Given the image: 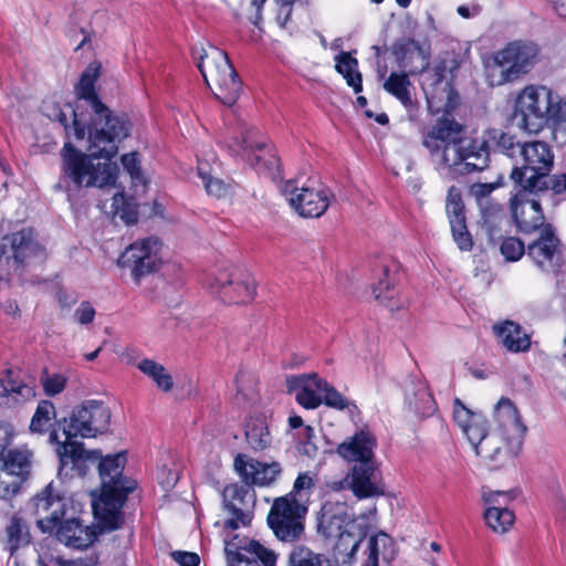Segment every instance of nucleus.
Wrapping results in <instances>:
<instances>
[{
  "label": "nucleus",
  "instance_id": "obj_1",
  "mask_svg": "<svg viewBox=\"0 0 566 566\" xmlns=\"http://www.w3.org/2000/svg\"><path fill=\"white\" fill-rule=\"evenodd\" d=\"M447 73V61H439L427 72L422 83L429 108L443 112L434 125L422 132V146L436 169L451 178L481 171L489 166L491 151L502 154L517 165L523 143L515 134L491 128L481 139L465 136V126L451 114L459 104V94Z\"/></svg>",
  "mask_w": 566,
  "mask_h": 566
},
{
  "label": "nucleus",
  "instance_id": "obj_5",
  "mask_svg": "<svg viewBox=\"0 0 566 566\" xmlns=\"http://www.w3.org/2000/svg\"><path fill=\"white\" fill-rule=\"evenodd\" d=\"M206 84L213 90L214 95L224 105L231 106L238 99L242 83L233 67L228 54L211 48L209 52L200 55L197 63Z\"/></svg>",
  "mask_w": 566,
  "mask_h": 566
},
{
  "label": "nucleus",
  "instance_id": "obj_30",
  "mask_svg": "<svg viewBox=\"0 0 566 566\" xmlns=\"http://www.w3.org/2000/svg\"><path fill=\"white\" fill-rule=\"evenodd\" d=\"M33 458V452L27 448L10 449L3 455L0 467L27 482L31 478Z\"/></svg>",
  "mask_w": 566,
  "mask_h": 566
},
{
  "label": "nucleus",
  "instance_id": "obj_16",
  "mask_svg": "<svg viewBox=\"0 0 566 566\" xmlns=\"http://www.w3.org/2000/svg\"><path fill=\"white\" fill-rule=\"evenodd\" d=\"M223 507L231 515L224 522V527L237 530L248 526L253 517L256 503L255 492L244 484L227 485L222 492Z\"/></svg>",
  "mask_w": 566,
  "mask_h": 566
},
{
  "label": "nucleus",
  "instance_id": "obj_3",
  "mask_svg": "<svg viewBox=\"0 0 566 566\" xmlns=\"http://www.w3.org/2000/svg\"><path fill=\"white\" fill-rule=\"evenodd\" d=\"M111 423L109 408L101 400H85L76 406L69 418L54 421L49 440L56 446L60 459L59 475L70 464L73 470L80 464L85 450L83 443L74 441L76 437L92 438L107 431Z\"/></svg>",
  "mask_w": 566,
  "mask_h": 566
},
{
  "label": "nucleus",
  "instance_id": "obj_49",
  "mask_svg": "<svg viewBox=\"0 0 566 566\" xmlns=\"http://www.w3.org/2000/svg\"><path fill=\"white\" fill-rule=\"evenodd\" d=\"M500 250L507 261L515 262L526 253L527 247L518 238L511 237L502 241Z\"/></svg>",
  "mask_w": 566,
  "mask_h": 566
},
{
  "label": "nucleus",
  "instance_id": "obj_35",
  "mask_svg": "<svg viewBox=\"0 0 566 566\" xmlns=\"http://www.w3.org/2000/svg\"><path fill=\"white\" fill-rule=\"evenodd\" d=\"M306 509L300 504L293 493L274 500L273 505L268 515V521L279 520V517H296L303 518Z\"/></svg>",
  "mask_w": 566,
  "mask_h": 566
},
{
  "label": "nucleus",
  "instance_id": "obj_17",
  "mask_svg": "<svg viewBox=\"0 0 566 566\" xmlns=\"http://www.w3.org/2000/svg\"><path fill=\"white\" fill-rule=\"evenodd\" d=\"M523 188L511 199L513 220L522 233L539 231L546 223L539 200L532 198Z\"/></svg>",
  "mask_w": 566,
  "mask_h": 566
},
{
  "label": "nucleus",
  "instance_id": "obj_36",
  "mask_svg": "<svg viewBox=\"0 0 566 566\" xmlns=\"http://www.w3.org/2000/svg\"><path fill=\"white\" fill-rule=\"evenodd\" d=\"M303 518L279 517V520L268 521L269 526L275 536L283 542L297 541L304 532Z\"/></svg>",
  "mask_w": 566,
  "mask_h": 566
},
{
  "label": "nucleus",
  "instance_id": "obj_20",
  "mask_svg": "<svg viewBox=\"0 0 566 566\" xmlns=\"http://www.w3.org/2000/svg\"><path fill=\"white\" fill-rule=\"evenodd\" d=\"M129 493L101 491L97 501L93 502V512L98 521L101 533L120 528L124 523L123 506Z\"/></svg>",
  "mask_w": 566,
  "mask_h": 566
},
{
  "label": "nucleus",
  "instance_id": "obj_64",
  "mask_svg": "<svg viewBox=\"0 0 566 566\" xmlns=\"http://www.w3.org/2000/svg\"><path fill=\"white\" fill-rule=\"evenodd\" d=\"M407 113H408V118L410 122L412 123H418L419 122V114H418V105L411 99V105H403Z\"/></svg>",
  "mask_w": 566,
  "mask_h": 566
},
{
  "label": "nucleus",
  "instance_id": "obj_24",
  "mask_svg": "<svg viewBox=\"0 0 566 566\" xmlns=\"http://www.w3.org/2000/svg\"><path fill=\"white\" fill-rule=\"evenodd\" d=\"M55 535L67 547L85 549L95 542L98 534L93 526L84 525L74 514L56 526Z\"/></svg>",
  "mask_w": 566,
  "mask_h": 566
},
{
  "label": "nucleus",
  "instance_id": "obj_56",
  "mask_svg": "<svg viewBox=\"0 0 566 566\" xmlns=\"http://www.w3.org/2000/svg\"><path fill=\"white\" fill-rule=\"evenodd\" d=\"M313 438L314 429L312 427L305 426L304 428H302V431L298 436L300 444L302 446L300 450L301 452L308 457L315 455L317 451V447L313 442Z\"/></svg>",
  "mask_w": 566,
  "mask_h": 566
},
{
  "label": "nucleus",
  "instance_id": "obj_18",
  "mask_svg": "<svg viewBox=\"0 0 566 566\" xmlns=\"http://www.w3.org/2000/svg\"><path fill=\"white\" fill-rule=\"evenodd\" d=\"M494 417L503 440L511 451L522 447L526 426L523 424L520 412L513 401L509 398H501L494 408Z\"/></svg>",
  "mask_w": 566,
  "mask_h": 566
},
{
  "label": "nucleus",
  "instance_id": "obj_63",
  "mask_svg": "<svg viewBox=\"0 0 566 566\" xmlns=\"http://www.w3.org/2000/svg\"><path fill=\"white\" fill-rule=\"evenodd\" d=\"M279 4H280V9H279V13H277V20L280 21L281 25L284 27L285 23L290 19L293 4H284V3H279Z\"/></svg>",
  "mask_w": 566,
  "mask_h": 566
},
{
  "label": "nucleus",
  "instance_id": "obj_33",
  "mask_svg": "<svg viewBox=\"0 0 566 566\" xmlns=\"http://www.w3.org/2000/svg\"><path fill=\"white\" fill-rule=\"evenodd\" d=\"M482 216V227L491 242L502 238L501 224L505 218L503 207L494 199L479 206Z\"/></svg>",
  "mask_w": 566,
  "mask_h": 566
},
{
  "label": "nucleus",
  "instance_id": "obj_22",
  "mask_svg": "<svg viewBox=\"0 0 566 566\" xmlns=\"http://www.w3.org/2000/svg\"><path fill=\"white\" fill-rule=\"evenodd\" d=\"M446 210L452 237L458 248L461 251H471L473 240L467 227L464 203L460 189L454 186L450 187L448 190Z\"/></svg>",
  "mask_w": 566,
  "mask_h": 566
},
{
  "label": "nucleus",
  "instance_id": "obj_4",
  "mask_svg": "<svg viewBox=\"0 0 566 566\" xmlns=\"http://www.w3.org/2000/svg\"><path fill=\"white\" fill-rule=\"evenodd\" d=\"M512 118L528 134H539L548 127L556 142L566 144V99L546 85L530 84L521 90Z\"/></svg>",
  "mask_w": 566,
  "mask_h": 566
},
{
  "label": "nucleus",
  "instance_id": "obj_50",
  "mask_svg": "<svg viewBox=\"0 0 566 566\" xmlns=\"http://www.w3.org/2000/svg\"><path fill=\"white\" fill-rule=\"evenodd\" d=\"M545 188L528 189L532 193L546 192L552 190L554 195L566 196V174H548L545 180Z\"/></svg>",
  "mask_w": 566,
  "mask_h": 566
},
{
  "label": "nucleus",
  "instance_id": "obj_19",
  "mask_svg": "<svg viewBox=\"0 0 566 566\" xmlns=\"http://www.w3.org/2000/svg\"><path fill=\"white\" fill-rule=\"evenodd\" d=\"M233 467L243 484L251 489L272 484L282 472L279 462L265 463L242 453L234 458Z\"/></svg>",
  "mask_w": 566,
  "mask_h": 566
},
{
  "label": "nucleus",
  "instance_id": "obj_21",
  "mask_svg": "<svg viewBox=\"0 0 566 566\" xmlns=\"http://www.w3.org/2000/svg\"><path fill=\"white\" fill-rule=\"evenodd\" d=\"M391 52L402 72L416 75L428 71L430 52L415 39L407 38L395 41Z\"/></svg>",
  "mask_w": 566,
  "mask_h": 566
},
{
  "label": "nucleus",
  "instance_id": "obj_9",
  "mask_svg": "<svg viewBox=\"0 0 566 566\" xmlns=\"http://www.w3.org/2000/svg\"><path fill=\"white\" fill-rule=\"evenodd\" d=\"M229 148L232 155L241 157L258 172L265 174L273 180L282 177L280 158L268 138L258 129L244 128L241 136L235 137Z\"/></svg>",
  "mask_w": 566,
  "mask_h": 566
},
{
  "label": "nucleus",
  "instance_id": "obj_11",
  "mask_svg": "<svg viewBox=\"0 0 566 566\" xmlns=\"http://www.w3.org/2000/svg\"><path fill=\"white\" fill-rule=\"evenodd\" d=\"M44 255V248L30 228L6 234L0 241V269L7 275L18 273L31 259Z\"/></svg>",
  "mask_w": 566,
  "mask_h": 566
},
{
  "label": "nucleus",
  "instance_id": "obj_55",
  "mask_svg": "<svg viewBox=\"0 0 566 566\" xmlns=\"http://www.w3.org/2000/svg\"><path fill=\"white\" fill-rule=\"evenodd\" d=\"M483 501L489 506L506 507L507 503L513 500L512 492L502 491H484Z\"/></svg>",
  "mask_w": 566,
  "mask_h": 566
},
{
  "label": "nucleus",
  "instance_id": "obj_15",
  "mask_svg": "<svg viewBox=\"0 0 566 566\" xmlns=\"http://www.w3.org/2000/svg\"><path fill=\"white\" fill-rule=\"evenodd\" d=\"M160 241L157 238H146L130 244L119 256L118 265L129 268L135 281L156 271L160 264Z\"/></svg>",
  "mask_w": 566,
  "mask_h": 566
},
{
  "label": "nucleus",
  "instance_id": "obj_32",
  "mask_svg": "<svg viewBox=\"0 0 566 566\" xmlns=\"http://www.w3.org/2000/svg\"><path fill=\"white\" fill-rule=\"evenodd\" d=\"M494 332L510 352H526L531 346L530 336L523 333L522 327L514 322L506 321L503 325H495Z\"/></svg>",
  "mask_w": 566,
  "mask_h": 566
},
{
  "label": "nucleus",
  "instance_id": "obj_40",
  "mask_svg": "<svg viewBox=\"0 0 566 566\" xmlns=\"http://www.w3.org/2000/svg\"><path fill=\"white\" fill-rule=\"evenodd\" d=\"M250 555L231 562L230 566H275L276 556L256 541L249 542Z\"/></svg>",
  "mask_w": 566,
  "mask_h": 566
},
{
  "label": "nucleus",
  "instance_id": "obj_60",
  "mask_svg": "<svg viewBox=\"0 0 566 566\" xmlns=\"http://www.w3.org/2000/svg\"><path fill=\"white\" fill-rule=\"evenodd\" d=\"M379 537L378 536H370L368 539V546H367V558L363 566H378V559H379Z\"/></svg>",
  "mask_w": 566,
  "mask_h": 566
},
{
  "label": "nucleus",
  "instance_id": "obj_41",
  "mask_svg": "<svg viewBox=\"0 0 566 566\" xmlns=\"http://www.w3.org/2000/svg\"><path fill=\"white\" fill-rule=\"evenodd\" d=\"M56 416L55 407L50 400H41L30 422V431L33 433H45L49 428L55 427L52 419Z\"/></svg>",
  "mask_w": 566,
  "mask_h": 566
},
{
  "label": "nucleus",
  "instance_id": "obj_51",
  "mask_svg": "<svg viewBox=\"0 0 566 566\" xmlns=\"http://www.w3.org/2000/svg\"><path fill=\"white\" fill-rule=\"evenodd\" d=\"M199 175L202 178L208 195L221 198L228 193V185L223 180L208 176L201 169H199Z\"/></svg>",
  "mask_w": 566,
  "mask_h": 566
},
{
  "label": "nucleus",
  "instance_id": "obj_6",
  "mask_svg": "<svg viewBox=\"0 0 566 566\" xmlns=\"http://www.w3.org/2000/svg\"><path fill=\"white\" fill-rule=\"evenodd\" d=\"M555 155L544 140L523 143L518 164L511 172V179L524 190L545 188V180L554 168Z\"/></svg>",
  "mask_w": 566,
  "mask_h": 566
},
{
  "label": "nucleus",
  "instance_id": "obj_26",
  "mask_svg": "<svg viewBox=\"0 0 566 566\" xmlns=\"http://www.w3.org/2000/svg\"><path fill=\"white\" fill-rule=\"evenodd\" d=\"M376 464H355L348 472L350 490L357 499L385 494L384 485L376 481Z\"/></svg>",
  "mask_w": 566,
  "mask_h": 566
},
{
  "label": "nucleus",
  "instance_id": "obj_58",
  "mask_svg": "<svg viewBox=\"0 0 566 566\" xmlns=\"http://www.w3.org/2000/svg\"><path fill=\"white\" fill-rule=\"evenodd\" d=\"M95 313L96 312L92 304L87 301H84L76 308L74 316L80 324L87 325L94 321Z\"/></svg>",
  "mask_w": 566,
  "mask_h": 566
},
{
  "label": "nucleus",
  "instance_id": "obj_14",
  "mask_svg": "<svg viewBox=\"0 0 566 566\" xmlns=\"http://www.w3.org/2000/svg\"><path fill=\"white\" fill-rule=\"evenodd\" d=\"M281 191L291 207L304 218H319L329 206L328 190L323 188H298L293 180H287Z\"/></svg>",
  "mask_w": 566,
  "mask_h": 566
},
{
  "label": "nucleus",
  "instance_id": "obj_52",
  "mask_svg": "<svg viewBox=\"0 0 566 566\" xmlns=\"http://www.w3.org/2000/svg\"><path fill=\"white\" fill-rule=\"evenodd\" d=\"M235 539H238V535H234L231 539L226 541L224 552L228 566H230L231 562H234V559L239 560L250 555L249 544H235Z\"/></svg>",
  "mask_w": 566,
  "mask_h": 566
},
{
  "label": "nucleus",
  "instance_id": "obj_8",
  "mask_svg": "<svg viewBox=\"0 0 566 566\" xmlns=\"http://www.w3.org/2000/svg\"><path fill=\"white\" fill-rule=\"evenodd\" d=\"M541 46L531 40H514L493 54L500 70L499 85L522 80L541 62Z\"/></svg>",
  "mask_w": 566,
  "mask_h": 566
},
{
  "label": "nucleus",
  "instance_id": "obj_31",
  "mask_svg": "<svg viewBox=\"0 0 566 566\" xmlns=\"http://www.w3.org/2000/svg\"><path fill=\"white\" fill-rule=\"evenodd\" d=\"M462 431L474 448L476 455L494 459L495 453L500 451L499 448H495L493 452L490 451L486 420L482 415L473 418V421L467 424Z\"/></svg>",
  "mask_w": 566,
  "mask_h": 566
},
{
  "label": "nucleus",
  "instance_id": "obj_48",
  "mask_svg": "<svg viewBox=\"0 0 566 566\" xmlns=\"http://www.w3.org/2000/svg\"><path fill=\"white\" fill-rule=\"evenodd\" d=\"M40 381L42 384L44 394L49 397H54L61 394L66 387V378L63 375H51L46 369L43 370Z\"/></svg>",
  "mask_w": 566,
  "mask_h": 566
},
{
  "label": "nucleus",
  "instance_id": "obj_2",
  "mask_svg": "<svg viewBox=\"0 0 566 566\" xmlns=\"http://www.w3.org/2000/svg\"><path fill=\"white\" fill-rule=\"evenodd\" d=\"M99 69L98 64H90L74 88L77 99L72 107L74 137L84 139L87 135L90 153H82L71 143H65L61 150L63 178L76 188L115 184L118 166L112 158L132 129L127 115L114 114L99 98L95 90Z\"/></svg>",
  "mask_w": 566,
  "mask_h": 566
},
{
  "label": "nucleus",
  "instance_id": "obj_13",
  "mask_svg": "<svg viewBox=\"0 0 566 566\" xmlns=\"http://www.w3.org/2000/svg\"><path fill=\"white\" fill-rule=\"evenodd\" d=\"M526 255L546 273H557L565 263L563 243L556 229L546 223L538 237L527 245Z\"/></svg>",
  "mask_w": 566,
  "mask_h": 566
},
{
  "label": "nucleus",
  "instance_id": "obj_53",
  "mask_svg": "<svg viewBox=\"0 0 566 566\" xmlns=\"http://www.w3.org/2000/svg\"><path fill=\"white\" fill-rule=\"evenodd\" d=\"M481 413H476L468 409L460 399L454 400L453 418L461 429H464L467 424L473 421V418L479 417Z\"/></svg>",
  "mask_w": 566,
  "mask_h": 566
},
{
  "label": "nucleus",
  "instance_id": "obj_34",
  "mask_svg": "<svg viewBox=\"0 0 566 566\" xmlns=\"http://www.w3.org/2000/svg\"><path fill=\"white\" fill-rule=\"evenodd\" d=\"M336 71L344 76L348 86L353 87L355 93L363 91V78L357 70L358 61L348 52H340L335 57Z\"/></svg>",
  "mask_w": 566,
  "mask_h": 566
},
{
  "label": "nucleus",
  "instance_id": "obj_62",
  "mask_svg": "<svg viewBox=\"0 0 566 566\" xmlns=\"http://www.w3.org/2000/svg\"><path fill=\"white\" fill-rule=\"evenodd\" d=\"M312 486H313L312 476L307 472L300 473L294 482L293 491L291 493H293L295 495L296 493H301L304 490H310Z\"/></svg>",
  "mask_w": 566,
  "mask_h": 566
},
{
  "label": "nucleus",
  "instance_id": "obj_47",
  "mask_svg": "<svg viewBox=\"0 0 566 566\" xmlns=\"http://www.w3.org/2000/svg\"><path fill=\"white\" fill-rule=\"evenodd\" d=\"M23 483L21 478L0 467V499H12L20 492Z\"/></svg>",
  "mask_w": 566,
  "mask_h": 566
},
{
  "label": "nucleus",
  "instance_id": "obj_54",
  "mask_svg": "<svg viewBox=\"0 0 566 566\" xmlns=\"http://www.w3.org/2000/svg\"><path fill=\"white\" fill-rule=\"evenodd\" d=\"M124 169L129 174L134 181L142 180V168L139 165L137 153H129L122 156Z\"/></svg>",
  "mask_w": 566,
  "mask_h": 566
},
{
  "label": "nucleus",
  "instance_id": "obj_23",
  "mask_svg": "<svg viewBox=\"0 0 566 566\" xmlns=\"http://www.w3.org/2000/svg\"><path fill=\"white\" fill-rule=\"evenodd\" d=\"M377 447L376 437L368 430L356 432L348 440L337 447V453L348 462L356 464H376L375 449Z\"/></svg>",
  "mask_w": 566,
  "mask_h": 566
},
{
  "label": "nucleus",
  "instance_id": "obj_57",
  "mask_svg": "<svg viewBox=\"0 0 566 566\" xmlns=\"http://www.w3.org/2000/svg\"><path fill=\"white\" fill-rule=\"evenodd\" d=\"M495 189L493 184H474L471 187V193L475 197L478 206L492 200V191Z\"/></svg>",
  "mask_w": 566,
  "mask_h": 566
},
{
  "label": "nucleus",
  "instance_id": "obj_39",
  "mask_svg": "<svg viewBox=\"0 0 566 566\" xmlns=\"http://www.w3.org/2000/svg\"><path fill=\"white\" fill-rule=\"evenodd\" d=\"M410 87L409 74L405 72H391L384 83L386 92L395 96L402 105L409 106L411 105Z\"/></svg>",
  "mask_w": 566,
  "mask_h": 566
},
{
  "label": "nucleus",
  "instance_id": "obj_43",
  "mask_svg": "<svg viewBox=\"0 0 566 566\" xmlns=\"http://www.w3.org/2000/svg\"><path fill=\"white\" fill-rule=\"evenodd\" d=\"M289 566H331V562L305 546H295L290 553Z\"/></svg>",
  "mask_w": 566,
  "mask_h": 566
},
{
  "label": "nucleus",
  "instance_id": "obj_46",
  "mask_svg": "<svg viewBox=\"0 0 566 566\" xmlns=\"http://www.w3.org/2000/svg\"><path fill=\"white\" fill-rule=\"evenodd\" d=\"M321 392L324 394L322 402L331 408L344 410L348 408L350 412L357 409L354 402L348 401L339 391L326 381V386H321Z\"/></svg>",
  "mask_w": 566,
  "mask_h": 566
},
{
  "label": "nucleus",
  "instance_id": "obj_28",
  "mask_svg": "<svg viewBox=\"0 0 566 566\" xmlns=\"http://www.w3.org/2000/svg\"><path fill=\"white\" fill-rule=\"evenodd\" d=\"M217 283L220 286V294L229 303L251 302L256 293L254 279L248 273L227 281L217 279Z\"/></svg>",
  "mask_w": 566,
  "mask_h": 566
},
{
  "label": "nucleus",
  "instance_id": "obj_45",
  "mask_svg": "<svg viewBox=\"0 0 566 566\" xmlns=\"http://www.w3.org/2000/svg\"><path fill=\"white\" fill-rule=\"evenodd\" d=\"M389 273L390 269L387 265H382V276L378 280L377 284H375L373 291L376 300L389 307L391 311H395L398 310L400 305L397 302H394V293L390 291L394 283L389 277Z\"/></svg>",
  "mask_w": 566,
  "mask_h": 566
},
{
  "label": "nucleus",
  "instance_id": "obj_38",
  "mask_svg": "<svg viewBox=\"0 0 566 566\" xmlns=\"http://www.w3.org/2000/svg\"><path fill=\"white\" fill-rule=\"evenodd\" d=\"M245 439L249 446L255 450H264L271 444L272 438L264 419H251L247 423Z\"/></svg>",
  "mask_w": 566,
  "mask_h": 566
},
{
  "label": "nucleus",
  "instance_id": "obj_27",
  "mask_svg": "<svg viewBox=\"0 0 566 566\" xmlns=\"http://www.w3.org/2000/svg\"><path fill=\"white\" fill-rule=\"evenodd\" d=\"M405 397L409 409L421 418L432 416L437 403L424 380L411 377L405 385Z\"/></svg>",
  "mask_w": 566,
  "mask_h": 566
},
{
  "label": "nucleus",
  "instance_id": "obj_12",
  "mask_svg": "<svg viewBox=\"0 0 566 566\" xmlns=\"http://www.w3.org/2000/svg\"><path fill=\"white\" fill-rule=\"evenodd\" d=\"M85 461H98L97 469L101 478V491L132 493L136 490L137 482L123 475L127 461L125 452L103 457L99 450H85V454L80 460V463ZM80 465L73 469L80 468Z\"/></svg>",
  "mask_w": 566,
  "mask_h": 566
},
{
  "label": "nucleus",
  "instance_id": "obj_44",
  "mask_svg": "<svg viewBox=\"0 0 566 566\" xmlns=\"http://www.w3.org/2000/svg\"><path fill=\"white\" fill-rule=\"evenodd\" d=\"M484 518L494 532L504 533L513 525L515 516L507 507L489 506Z\"/></svg>",
  "mask_w": 566,
  "mask_h": 566
},
{
  "label": "nucleus",
  "instance_id": "obj_10",
  "mask_svg": "<svg viewBox=\"0 0 566 566\" xmlns=\"http://www.w3.org/2000/svg\"><path fill=\"white\" fill-rule=\"evenodd\" d=\"M319 528L326 537H336L334 552L342 562H350L355 556L364 535L357 530V525L352 516L346 513L344 505L338 507L336 513L325 505L319 522Z\"/></svg>",
  "mask_w": 566,
  "mask_h": 566
},
{
  "label": "nucleus",
  "instance_id": "obj_29",
  "mask_svg": "<svg viewBox=\"0 0 566 566\" xmlns=\"http://www.w3.org/2000/svg\"><path fill=\"white\" fill-rule=\"evenodd\" d=\"M31 542L32 536L28 523L18 514H13L4 527V549L10 556H13L19 549L29 546Z\"/></svg>",
  "mask_w": 566,
  "mask_h": 566
},
{
  "label": "nucleus",
  "instance_id": "obj_37",
  "mask_svg": "<svg viewBox=\"0 0 566 566\" xmlns=\"http://www.w3.org/2000/svg\"><path fill=\"white\" fill-rule=\"evenodd\" d=\"M137 368L148 376L156 386L163 391H170L174 387L172 377L166 370L165 366L149 358H145L137 364Z\"/></svg>",
  "mask_w": 566,
  "mask_h": 566
},
{
  "label": "nucleus",
  "instance_id": "obj_42",
  "mask_svg": "<svg viewBox=\"0 0 566 566\" xmlns=\"http://www.w3.org/2000/svg\"><path fill=\"white\" fill-rule=\"evenodd\" d=\"M0 382L4 394L13 395L19 402H24L35 397V387L15 379L11 370L6 371Z\"/></svg>",
  "mask_w": 566,
  "mask_h": 566
},
{
  "label": "nucleus",
  "instance_id": "obj_61",
  "mask_svg": "<svg viewBox=\"0 0 566 566\" xmlns=\"http://www.w3.org/2000/svg\"><path fill=\"white\" fill-rule=\"evenodd\" d=\"M117 214L126 224H134L138 220V211L130 205H124L117 211Z\"/></svg>",
  "mask_w": 566,
  "mask_h": 566
},
{
  "label": "nucleus",
  "instance_id": "obj_25",
  "mask_svg": "<svg viewBox=\"0 0 566 566\" xmlns=\"http://www.w3.org/2000/svg\"><path fill=\"white\" fill-rule=\"evenodd\" d=\"M321 386H326V380L318 377L317 374L293 375L286 378L289 392L296 391V401L306 409H315L322 403Z\"/></svg>",
  "mask_w": 566,
  "mask_h": 566
},
{
  "label": "nucleus",
  "instance_id": "obj_7",
  "mask_svg": "<svg viewBox=\"0 0 566 566\" xmlns=\"http://www.w3.org/2000/svg\"><path fill=\"white\" fill-rule=\"evenodd\" d=\"M28 510L36 516V526L42 533H52L71 515L77 514L80 504L54 482H50L28 503Z\"/></svg>",
  "mask_w": 566,
  "mask_h": 566
},
{
  "label": "nucleus",
  "instance_id": "obj_59",
  "mask_svg": "<svg viewBox=\"0 0 566 566\" xmlns=\"http://www.w3.org/2000/svg\"><path fill=\"white\" fill-rule=\"evenodd\" d=\"M171 557L180 566H198L200 563L199 555L192 552L174 551Z\"/></svg>",
  "mask_w": 566,
  "mask_h": 566
}]
</instances>
